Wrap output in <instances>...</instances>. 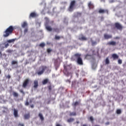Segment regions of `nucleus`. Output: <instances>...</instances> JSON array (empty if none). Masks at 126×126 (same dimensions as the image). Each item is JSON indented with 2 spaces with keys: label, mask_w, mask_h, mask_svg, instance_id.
<instances>
[{
  "label": "nucleus",
  "mask_w": 126,
  "mask_h": 126,
  "mask_svg": "<svg viewBox=\"0 0 126 126\" xmlns=\"http://www.w3.org/2000/svg\"><path fill=\"white\" fill-rule=\"evenodd\" d=\"M67 121L69 123H70L71 122H73V121H74V118H69V119H67Z\"/></svg>",
  "instance_id": "nucleus-23"
},
{
  "label": "nucleus",
  "mask_w": 126,
  "mask_h": 126,
  "mask_svg": "<svg viewBox=\"0 0 126 126\" xmlns=\"http://www.w3.org/2000/svg\"><path fill=\"white\" fill-rule=\"evenodd\" d=\"M56 126H62V125H60V124H57Z\"/></svg>",
  "instance_id": "nucleus-52"
},
{
  "label": "nucleus",
  "mask_w": 126,
  "mask_h": 126,
  "mask_svg": "<svg viewBox=\"0 0 126 126\" xmlns=\"http://www.w3.org/2000/svg\"><path fill=\"white\" fill-rule=\"evenodd\" d=\"M14 116L16 118V109H14Z\"/></svg>",
  "instance_id": "nucleus-30"
},
{
  "label": "nucleus",
  "mask_w": 126,
  "mask_h": 126,
  "mask_svg": "<svg viewBox=\"0 0 126 126\" xmlns=\"http://www.w3.org/2000/svg\"><path fill=\"white\" fill-rule=\"evenodd\" d=\"M105 124L106 125H109L110 124V123L109 122H106V123H105Z\"/></svg>",
  "instance_id": "nucleus-50"
},
{
  "label": "nucleus",
  "mask_w": 126,
  "mask_h": 126,
  "mask_svg": "<svg viewBox=\"0 0 126 126\" xmlns=\"http://www.w3.org/2000/svg\"><path fill=\"white\" fill-rule=\"evenodd\" d=\"M20 93H21L22 94H25V93H24L23 90H20Z\"/></svg>",
  "instance_id": "nucleus-41"
},
{
  "label": "nucleus",
  "mask_w": 126,
  "mask_h": 126,
  "mask_svg": "<svg viewBox=\"0 0 126 126\" xmlns=\"http://www.w3.org/2000/svg\"><path fill=\"white\" fill-rule=\"evenodd\" d=\"M55 39H61V36H58L57 35H55Z\"/></svg>",
  "instance_id": "nucleus-33"
},
{
  "label": "nucleus",
  "mask_w": 126,
  "mask_h": 126,
  "mask_svg": "<svg viewBox=\"0 0 126 126\" xmlns=\"http://www.w3.org/2000/svg\"><path fill=\"white\" fill-rule=\"evenodd\" d=\"M31 108H34V105L33 104H32L31 105Z\"/></svg>",
  "instance_id": "nucleus-47"
},
{
  "label": "nucleus",
  "mask_w": 126,
  "mask_h": 126,
  "mask_svg": "<svg viewBox=\"0 0 126 126\" xmlns=\"http://www.w3.org/2000/svg\"><path fill=\"white\" fill-rule=\"evenodd\" d=\"M70 116H76V112H70L69 114Z\"/></svg>",
  "instance_id": "nucleus-26"
},
{
  "label": "nucleus",
  "mask_w": 126,
  "mask_h": 126,
  "mask_svg": "<svg viewBox=\"0 0 126 126\" xmlns=\"http://www.w3.org/2000/svg\"><path fill=\"white\" fill-rule=\"evenodd\" d=\"M47 69V67L46 66H41V67H39V71L37 72V74L38 75H42Z\"/></svg>",
  "instance_id": "nucleus-4"
},
{
  "label": "nucleus",
  "mask_w": 126,
  "mask_h": 126,
  "mask_svg": "<svg viewBox=\"0 0 126 126\" xmlns=\"http://www.w3.org/2000/svg\"><path fill=\"white\" fill-rule=\"evenodd\" d=\"M78 104H79L78 101H75L74 105V106H76L77 105H78Z\"/></svg>",
  "instance_id": "nucleus-35"
},
{
  "label": "nucleus",
  "mask_w": 126,
  "mask_h": 126,
  "mask_svg": "<svg viewBox=\"0 0 126 126\" xmlns=\"http://www.w3.org/2000/svg\"><path fill=\"white\" fill-rule=\"evenodd\" d=\"M14 96L15 97H16V92L14 93Z\"/></svg>",
  "instance_id": "nucleus-48"
},
{
  "label": "nucleus",
  "mask_w": 126,
  "mask_h": 126,
  "mask_svg": "<svg viewBox=\"0 0 126 126\" xmlns=\"http://www.w3.org/2000/svg\"><path fill=\"white\" fill-rule=\"evenodd\" d=\"M79 40H87V38L85 37V36H82V37H79Z\"/></svg>",
  "instance_id": "nucleus-22"
},
{
  "label": "nucleus",
  "mask_w": 126,
  "mask_h": 126,
  "mask_svg": "<svg viewBox=\"0 0 126 126\" xmlns=\"http://www.w3.org/2000/svg\"><path fill=\"white\" fill-rule=\"evenodd\" d=\"M78 82H77L76 81H73L72 82V87H75L76 85H78Z\"/></svg>",
  "instance_id": "nucleus-17"
},
{
  "label": "nucleus",
  "mask_w": 126,
  "mask_h": 126,
  "mask_svg": "<svg viewBox=\"0 0 126 126\" xmlns=\"http://www.w3.org/2000/svg\"><path fill=\"white\" fill-rule=\"evenodd\" d=\"M115 39H120V37L117 36L116 37H115Z\"/></svg>",
  "instance_id": "nucleus-49"
},
{
  "label": "nucleus",
  "mask_w": 126,
  "mask_h": 126,
  "mask_svg": "<svg viewBox=\"0 0 126 126\" xmlns=\"http://www.w3.org/2000/svg\"><path fill=\"white\" fill-rule=\"evenodd\" d=\"M43 85H46L47 84H51L50 82L49 81V79H45L42 82Z\"/></svg>",
  "instance_id": "nucleus-10"
},
{
  "label": "nucleus",
  "mask_w": 126,
  "mask_h": 126,
  "mask_svg": "<svg viewBox=\"0 0 126 126\" xmlns=\"http://www.w3.org/2000/svg\"><path fill=\"white\" fill-rule=\"evenodd\" d=\"M81 54L80 53H75L73 56H72L71 59L73 61H77V63L79 65H83V61L81 58Z\"/></svg>",
  "instance_id": "nucleus-1"
},
{
  "label": "nucleus",
  "mask_w": 126,
  "mask_h": 126,
  "mask_svg": "<svg viewBox=\"0 0 126 126\" xmlns=\"http://www.w3.org/2000/svg\"><path fill=\"white\" fill-rule=\"evenodd\" d=\"M88 56H91V55H89V54H87L86 57H88Z\"/></svg>",
  "instance_id": "nucleus-54"
},
{
  "label": "nucleus",
  "mask_w": 126,
  "mask_h": 126,
  "mask_svg": "<svg viewBox=\"0 0 126 126\" xmlns=\"http://www.w3.org/2000/svg\"><path fill=\"white\" fill-rule=\"evenodd\" d=\"M115 26L117 29H119V30L121 31L123 30V26L119 22H115Z\"/></svg>",
  "instance_id": "nucleus-6"
},
{
  "label": "nucleus",
  "mask_w": 126,
  "mask_h": 126,
  "mask_svg": "<svg viewBox=\"0 0 126 126\" xmlns=\"http://www.w3.org/2000/svg\"><path fill=\"white\" fill-rule=\"evenodd\" d=\"M77 124H79L80 123L79 121H76V122Z\"/></svg>",
  "instance_id": "nucleus-53"
},
{
  "label": "nucleus",
  "mask_w": 126,
  "mask_h": 126,
  "mask_svg": "<svg viewBox=\"0 0 126 126\" xmlns=\"http://www.w3.org/2000/svg\"><path fill=\"white\" fill-rule=\"evenodd\" d=\"M25 105L26 106L29 105V102L28 101H27L25 103Z\"/></svg>",
  "instance_id": "nucleus-45"
},
{
  "label": "nucleus",
  "mask_w": 126,
  "mask_h": 126,
  "mask_svg": "<svg viewBox=\"0 0 126 126\" xmlns=\"http://www.w3.org/2000/svg\"><path fill=\"white\" fill-rule=\"evenodd\" d=\"M94 51H93V53H94Z\"/></svg>",
  "instance_id": "nucleus-61"
},
{
  "label": "nucleus",
  "mask_w": 126,
  "mask_h": 126,
  "mask_svg": "<svg viewBox=\"0 0 126 126\" xmlns=\"http://www.w3.org/2000/svg\"><path fill=\"white\" fill-rule=\"evenodd\" d=\"M104 37L105 39H110V38H112V35H111L109 34H107V33H104Z\"/></svg>",
  "instance_id": "nucleus-11"
},
{
  "label": "nucleus",
  "mask_w": 126,
  "mask_h": 126,
  "mask_svg": "<svg viewBox=\"0 0 126 126\" xmlns=\"http://www.w3.org/2000/svg\"><path fill=\"white\" fill-rule=\"evenodd\" d=\"M54 65H55V67L56 70H57L60 67V64H59V62H58V61H57V60H56V61H55Z\"/></svg>",
  "instance_id": "nucleus-12"
},
{
  "label": "nucleus",
  "mask_w": 126,
  "mask_h": 126,
  "mask_svg": "<svg viewBox=\"0 0 126 126\" xmlns=\"http://www.w3.org/2000/svg\"><path fill=\"white\" fill-rule=\"evenodd\" d=\"M90 121H91L92 122H93V121H94V118H93V116H91V117H90Z\"/></svg>",
  "instance_id": "nucleus-36"
},
{
  "label": "nucleus",
  "mask_w": 126,
  "mask_h": 126,
  "mask_svg": "<svg viewBox=\"0 0 126 126\" xmlns=\"http://www.w3.org/2000/svg\"><path fill=\"white\" fill-rule=\"evenodd\" d=\"M28 28H26L25 29V30H24V33H26L28 32Z\"/></svg>",
  "instance_id": "nucleus-37"
},
{
  "label": "nucleus",
  "mask_w": 126,
  "mask_h": 126,
  "mask_svg": "<svg viewBox=\"0 0 126 126\" xmlns=\"http://www.w3.org/2000/svg\"><path fill=\"white\" fill-rule=\"evenodd\" d=\"M47 51L48 53H51V52H52V49H50V48H48Z\"/></svg>",
  "instance_id": "nucleus-38"
},
{
  "label": "nucleus",
  "mask_w": 126,
  "mask_h": 126,
  "mask_svg": "<svg viewBox=\"0 0 126 126\" xmlns=\"http://www.w3.org/2000/svg\"><path fill=\"white\" fill-rule=\"evenodd\" d=\"M13 30H14V28H13L12 26H10L3 32V37H4L5 38H6V37H8V36L12 34V32H13Z\"/></svg>",
  "instance_id": "nucleus-2"
},
{
  "label": "nucleus",
  "mask_w": 126,
  "mask_h": 126,
  "mask_svg": "<svg viewBox=\"0 0 126 126\" xmlns=\"http://www.w3.org/2000/svg\"><path fill=\"white\" fill-rule=\"evenodd\" d=\"M29 83H30L29 79H26V80H25V81H24V83H23V86H22L23 88H27Z\"/></svg>",
  "instance_id": "nucleus-7"
},
{
  "label": "nucleus",
  "mask_w": 126,
  "mask_h": 126,
  "mask_svg": "<svg viewBox=\"0 0 126 126\" xmlns=\"http://www.w3.org/2000/svg\"><path fill=\"white\" fill-rule=\"evenodd\" d=\"M54 30L56 31V32H59L60 30L59 28H54Z\"/></svg>",
  "instance_id": "nucleus-34"
},
{
  "label": "nucleus",
  "mask_w": 126,
  "mask_h": 126,
  "mask_svg": "<svg viewBox=\"0 0 126 126\" xmlns=\"http://www.w3.org/2000/svg\"><path fill=\"white\" fill-rule=\"evenodd\" d=\"M122 63H123L122 60H121V59H119V60H118V64H122Z\"/></svg>",
  "instance_id": "nucleus-32"
},
{
  "label": "nucleus",
  "mask_w": 126,
  "mask_h": 126,
  "mask_svg": "<svg viewBox=\"0 0 126 126\" xmlns=\"http://www.w3.org/2000/svg\"><path fill=\"white\" fill-rule=\"evenodd\" d=\"M16 40V39H9L8 40H7V42L8 43H13V42H15V41Z\"/></svg>",
  "instance_id": "nucleus-21"
},
{
  "label": "nucleus",
  "mask_w": 126,
  "mask_h": 126,
  "mask_svg": "<svg viewBox=\"0 0 126 126\" xmlns=\"http://www.w3.org/2000/svg\"><path fill=\"white\" fill-rule=\"evenodd\" d=\"M6 112H5V110H3L2 111V113H5Z\"/></svg>",
  "instance_id": "nucleus-55"
},
{
  "label": "nucleus",
  "mask_w": 126,
  "mask_h": 126,
  "mask_svg": "<svg viewBox=\"0 0 126 126\" xmlns=\"http://www.w3.org/2000/svg\"><path fill=\"white\" fill-rule=\"evenodd\" d=\"M110 63V61L109 60L108 57L105 59V64H108Z\"/></svg>",
  "instance_id": "nucleus-27"
},
{
  "label": "nucleus",
  "mask_w": 126,
  "mask_h": 126,
  "mask_svg": "<svg viewBox=\"0 0 126 126\" xmlns=\"http://www.w3.org/2000/svg\"><path fill=\"white\" fill-rule=\"evenodd\" d=\"M82 126H88L87 124H83Z\"/></svg>",
  "instance_id": "nucleus-51"
},
{
  "label": "nucleus",
  "mask_w": 126,
  "mask_h": 126,
  "mask_svg": "<svg viewBox=\"0 0 126 126\" xmlns=\"http://www.w3.org/2000/svg\"><path fill=\"white\" fill-rule=\"evenodd\" d=\"M39 46L40 47H45V44L44 42H42V43H40V44H39Z\"/></svg>",
  "instance_id": "nucleus-31"
},
{
  "label": "nucleus",
  "mask_w": 126,
  "mask_h": 126,
  "mask_svg": "<svg viewBox=\"0 0 126 126\" xmlns=\"http://www.w3.org/2000/svg\"><path fill=\"white\" fill-rule=\"evenodd\" d=\"M98 12L99 13H104L105 12H106L107 14L109 13L108 10L107 9H102L101 8L99 9Z\"/></svg>",
  "instance_id": "nucleus-9"
},
{
  "label": "nucleus",
  "mask_w": 126,
  "mask_h": 126,
  "mask_svg": "<svg viewBox=\"0 0 126 126\" xmlns=\"http://www.w3.org/2000/svg\"><path fill=\"white\" fill-rule=\"evenodd\" d=\"M38 116L40 118V119L41 120V121H43L44 120V118L43 116V114L42 113H39Z\"/></svg>",
  "instance_id": "nucleus-18"
},
{
  "label": "nucleus",
  "mask_w": 126,
  "mask_h": 126,
  "mask_svg": "<svg viewBox=\"0 0 126 126\" xmlns=\"http://www.w3.org/2000/svg\"><path fill=\"white\" fill-rule=\"evenodd\" d=\"M108 45H112V46H116V42H115V41H110V42H108Z\"/></svg>",
  "instance_id": "nucleus-16"
},
{
  "label": "nucleus",
  "mask_w": 126,
  "mask_h": 126,
  "mask_svg": "<svg viewBox=\"0 0 126 126\" xmlns=\"http://www.w3.org/2000/svg\"><path fill=\"white\" fill-rule=\"evenodd\" d=\"M18 126H25L24 124H22V123H19L18 125Z\"/></svg>",
  "instance_id": "nucleus-40"
},
{
  "label": "nucleus",
  "mask_w": 126,
  "mask_h": 126,
  "mask_svg": "<svg viewBox=\"0 0 126 126\" xmlns=\"http://www.w3.org/2000/svg\"><path fill=\"white\" fill-rule=\"evenodd\" d=\"M82 13L81 12H77V16H81Z\"/></svg>",
  "instance_id": "nucleus-44"
},
{
  "label": "nucleus",
  "mask_w": 126,
  "mask_h": 126,
  "mask_svg": "<svg viewBox=\"0 0 126 126\" xmlns=\"http://www.w3.org/2000/svg\"><path fill=\"white\" fill-rule=\"evenodd\" d=\"M96 44H97L96 41H92V44L93 45V46H94V45H96Z\"/></svg>",
  "instance_id": "nucleus-29"
},
{
  "label": "nucleus",
  "mask_w": 126,
  "mask_h": 126,
  "mask_svg": "<svg viewBox=\"0 0 126 126\" xmlns=\"http://www.w3.org/2000/svg\"><path fill=\"white\" fill-rule=\"evenodd\" d=\"M0 57H1V54H0Z\"/></svg>",
  "instance_id": "nucleus-60"
},
{
  "label": "nucleus",
  "mask_w": 126,
  "mask_h": 126,
  "mask_svg": "<svg viewBox=\"0 0 126 126\" xmlns=\"http://www.w3.org/2000/svg\"><path fill=\"white\" fill-rule=\"evenodd\" d=\"M50 84L49 86H48V89L49 91H50V92H51V91L52 90V87L51 82H50Z\"/></svg>",
  "instance_id": "nucleus-24"
},
{
  "label": "nucleus",
  "mask_w": 126,
  "mask_h": 126,
  "mask_svg": "<svg viewBox=\"0 0 126 126\" xmlns=\"http://www.w3.org/2000/svg\"><path fill=\"white\" fill-rule=\"evenodd\" d=\"M88 7H89L90 9L94 8V5L92 1H89V2H88Z\"/></svg>",
  "instance_id": "nucleus-8"
},
{
  "label": "nucleus",
  "mask_w": 126,
  "mask_h": 126,
  "mask_svg": "<svg viewBox=\"0 0 126 126\" xmlns=\"http://www.w3.org/2000/svg\"><path fill=\"white\" fill-rule=\"evenodd\" d=\"M12 64H16V61H13L12 62Z\"/></svg>",
  "instance_id": "nucleus-39"
},
{
  "label": "nucleus",
  "mask_w": 126,
  "mask_h": 126,
  "mask_svg": "<svg viewBox=\"0 0 126 126\" xmlns=\"http://www.w3.org/2000/svg\"><path fill=\"white\" fill-rule=\"evenodd\" d=\"M24 117L25 119H29L31 117L30 113L25 114Z\"/></svg>",
  "instance_id": "nucleus-15"
},
{
  "label": "nucleus",
  "mask_w": 126,
  "mask_h": 126,
  "mask_svg": "<svg viewBox=\"0 0 126 126\" xmlns=\"http://www.w3.org/2000/svg\"><path fill=\"white\" fill-rule=\"evenodd\" d=\"M37 16V14L36 12H31L30 14L29 17L31 18V17H36Z\"/></svg>",
  "instance_id": "nucleus-14"
},
{
  "label": "nucleus",
  "mask_w": 126,
  "mask_h": 126,
  "mask_svg": "<svg viewBox=\"0 0 126 126\" xmlns=\"http://www.w3.org/2000/svg\"><path fill=\"white\" fill-rule=\"evenodd\" d=\"M66 83H69V84H70L71 81H70V80H66Z\"/></svg>",
  "instance_id": "nucleus-42"
},
{
  "label": "nucleus",
  "mask_w": 126,
  "mask_h": 126,
  "mask_svg": "<svg viewBox=\"0 0 126 126\" xmlns=\"http://www.w3.org/2000/svg\"><path fill=\"white\" fill-rule=\"evenodd\" d=\"M112 57L114 60H116V59H119V55H117V54H115V53L112 54Z\"/></svg>",
  "instance_id": "nucleus-19"
},
{
  "label": "nucleus",
  "mask_w": 126,
  "mask_h": 126,
  "mask_svg": "<svg viewBox=\"0 0 126 126\" xmlns=\"http://www.w3.org/2000/svg\"><path fill=\"white\" fill-rule=\"evenodd\" d=\"M76 1L73 0H72L70 3V5L68 8L69 11H73L75 6Z\"/></svg>",
  "instance_id": "nucleus-5"
},
{
  "label": "nucleus",
  "mask_w": 126,
  "mask_h": 126,
  "mask_svg": "<svg viewBox=\"0 0 126 126\" xmlns=\"http://www.w3.org/2000/svg\"><path fill=\"white\" fill-rule=\"evenodd\" d=\"M10 76L9 75H8L7 76H6V78H8V79H10Z\"/></svg>",
  "instance_id": "nucleus-46"
},
{
  "label": "nucleus",
  "mask_w": 126,
  "mask_h": 126,
  "mask_svg": "<svg viewBox=\"0 0 126 126\" xmlns=\"http://www.w3.org/2000/svg\"><path fill=\"white\" fill-rule=\"evenodd\" d=\"M18 111L17 110V117H18Z\"/></svg>",
  "instance_id": "nucleus-56"
},
{
  "label": "nucleus",
  "mask_w": 126,
  "mask_h": 126,
  "mask_svg": "<svg viewBox=\"0 0 126 126\" xmlns=\"http://www.w3.org/2000/svg\"><path fill=\"white\" fill-rule=\"evenodd\" d=\"M104 17H101V19H103Z\"/></svg>",
  "instance_id": "nucleus-58"
},
{
  "label": "nucleus",
  "mask_w": 126,
  "mask_h": 126,
  "mask_svg": "<svg viewBox=\"0 0 126 126\" xmlns=\"http://www.w3.org/2000/svg\"><path fill=\"white\" fill-rule=\"evenodd\" d=\"M18 95H19V94H17V96H18Z\"/></svg>",
  "instance_id": "nucleus-57"
},
{
  "label": "nucleus",
  "mask_w": 126,
  "mask_h": 126,
  "mask_svg": "<svg viewBox=\"0 0 126 126\" xmlns=\"http://www.w3.org/2000/svg\"><path fill=\"white\" fill-rule=\"evenodd\" d=\"M116 113H117V114H121L122 113V110H121V109H117Z\"/></svg>",
  "instance_id": "nucleus-28"
},
{
  "label": "nucleus",
  "mask_w": 126,
  "mask_h": 126,
  "mask_svg": "<svg viewBox=\"0 0 126 126\" xmlns=\"http://www.w3.org/2000/svg\"><path fill=\"white\" fill-rule=\"evenodd\" d=\"M28 26V23L26 21H24L23 24H22V27L25 28Z\"/></svg>",
  "instance_id": "nucleus-20"
},
{
  "label": "nucleus",
  "mask_w": 126,
  "mask_h": 126,
  "mask_svg": "<svg viewBox=\"0 0 126 126\" xmlns=\"http://www.w3.org/2000/svg\"><path fill=\"white\" fill-rule=\"evenodd\" d=\"M33 84H34V85H33L34 89H37V88L38 87V81H34Z\"/></svg>",
  "instance_id": "nucleus-13"
},
{
  "label": "nucleus",
  "mask_w": 126,
  "mask_h": 126,
  "mask_svg": "<svg viewBox=\"0 0 126 126\" xmlns=\"http://www.w3.org/2000/svg\"><path fill=\"white\" fill-rule=\"evenodd\" d=\"M46 28L47 30H48V31H52V28L51 27V26H46Z\"/></svg>",
  "instance_id": "nucleus-25"
},
{
  "label": "nucleus",
  "mask_w": 126,
  "mask_h": 126,
  "mask_svg": "<svg viewBox=\"0 0 126 126\" xmlns=\"http://www.w3.org/2000/svg\"><path fill=\"white\" fill-rule=\"evenodd\" d=\"M8 46H9V44L8 43L5 44V48H7Z\"/></svg>",
  "instance_id": "nucleus-43"
},
{
  "label": "nucleus",
  "mask_w": 126,
  "mask_h": 126,
  "mask_svg": "<svg viewBox=\"0 0 126 126\" xmlns=\"http://www.w3.org/2000/svg\"><path fill=\"white\" fill-rule=\"evenodd\" d=\"M63 68H64V69L63 72L64 74L66 76H67V77H68L69 76H70V74H71V73H69V71L71 69L70 66L64 65Z\"/></svg>",
  "instance_id": "nucleus-3"
},
{
  "label": "nucleus",
  "mask_w": 126,
  "mask_h": 126,
  "mask_svg": "<svg viewBox=\"0 0 126 126\" xmlns=\"http://www.w3.org/2000/svg\"><path fill=\"white\" fill-rule=\"evenodd\" d=\"M94 126H100L99 125H94Z\"/></svg>",
  "instance_id": "nucleus-59"
}]
</instances>
